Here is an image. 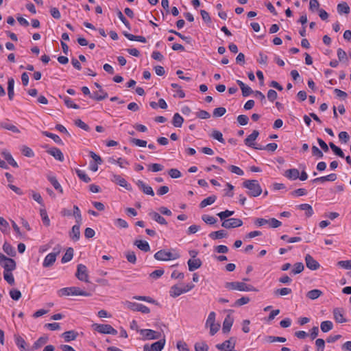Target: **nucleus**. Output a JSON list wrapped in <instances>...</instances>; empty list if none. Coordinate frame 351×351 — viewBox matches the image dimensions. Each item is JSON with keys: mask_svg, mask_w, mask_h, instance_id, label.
Returning a JSON list of instances; mask_svg holds the SVG:
<instances>
[{"mask_svg": "<svg viewBox=\"0 0 351 351\" xmlns=\"http://www.w3.org/2000/svg\"><path fill=\"white\" fill-rule=\"evenodd\" d=\"M243 186L248 189L247 195L250 197H258L262 192V188L256 180H247L243 182Z\"/></svg>", "mask_w": 351, "mask_h": 351, "instance_id": "1", "label": "nucleus"}, {"mask_svg": "<svg viewBox=\"0 0 351 351\" xmlns=\"http://www.w3.org/2000/svg\"><path fill=\"white\" fill-rule=\"evenodd\" d=\"M180 257V254L175 249L171 251L160 250L154 254V258L157 261H167L170 260H176Z\"/></svg>", "mask_w": 351, "mask_h": 351, "instance_id": "2", "label": "nucleus"}, {"mask_svg": "<svg viewBox=\"0 0 351 351\" xmlns=\"http://www.w3.org/2000/svg\"><path fill=\"white\" fill-rule=\"evenodd\" d=\"M225 287L229 290H237L239 291H258V289L251 285H247L244 282H228Z\"/></svg>", "mask_w": 351, "mask_h": 351, "instance_id": "3", "label": "nucleus"}, {"mask_svg": "<svg viewBox=\"0 0 351 351\" xmlns=\"http://www.w3.org/2000/svg\"><path fill=\"white\" fill-rule=\"evenodd\" d=\"M0 265L4 269V271H12L16 267V261L5 256L1 252H0Z\"/></svg>", "mask_w": 351, "mask_h": 351, "instance_id": "4", "label": "nucleus"}, {"mask_svg": "<svg viewBox=\"0 0 351 351\" xmlns=\"http://www.w3.org/2000/svg\"><path fill=\"white\" fill-rule=\"evenodd\" d=\"M92 328L101 334H108L112 335H116L117 334V330L110 324L95 323L92 324Z\"/></svg>", "mask_w": 351, "mask_h": 351, "instance_id": "5", "label": "nucleus"}, {"mask_svg": "<svg viewBox=\"0 0 351 351\" xmlns=\"http://www.w3.org/2000/svg\"><path fill=\"white\" fill-rule=\"evenodd\" d=\"M254 224L259 227L268 224L269 227L276 228L280 227L282 223L276 218H270L269 219H266L264 218H257L254 221Z\"/></svg>", "mask_w": 351, "mask_h": 351, "instance_id": "6", "label": "nucleus"}, {"mask_svg": "<svg viewBox=\"0 0 351 351\" xmlns=\"http://www.w3.org/2000/svg\"><path fill=\"white\" fill-rule=\"evenodd\" d=\"M215 312H210L206 322V326L210 328V334L211 335L216 334L220 328V324L215 323Z\"/></svg>", "mask_w": 351, "mask_h": 351, "instance_id": "7", "label": "nucleus"}, {"mask_svg": "<svg viewBox=\"0 0 351 351\" xmlns=\"http://www.w3.org/2000/svg\"><path fill=\"white\" fill-rule=\"evenodd\" d=\"M243 225V221L239 218H230L222 221L221 226L226 229L241 227Z\"/></svg>", "mask_w": 351, "mask_h": 351, "instance_id": "8", "label": "nucleus"}, {"mask_svg": "<svg viewBox=\"0 0 351 351\" xmlns=\"http://www.w3.org/2000/svg\"><path fill=\"white\" fill-rule=\"evenodd\" d=\"M78 280L86 282H88V275L86 267L83 264H79L75 274Z\"/></svg>", "mask_w": 351, "mask_h": 351, "instance_id": "9", "label": "nucleus"}, {"mask_svg": "<svg viewBox=\"0 0 351 351\" xmlns=\"http://www.w3.org/2000/svg\"><path fill=\"white\" fill-rule=\"evenodd\" d=\"M165 344V339H160L159 341L154 342L151 346L145 344L143 346V351H161Z\"/></svg>", "mask_w": 351, "mask_h": 351, "instance_id": "10", "label": "nucleus"}, {"mask_svg": "<svg viewBox=\"0 0 351 351\" xmlns=\"http://www.w3.org/2000/svg\"><path fill=\"white\" fill-rule=\"evenodd\" d=\"M94 84L97 88H99V92L101 95H98V92L95 91L93 92L92 95H90V97L96 101H101L106 99L108 97V95L102 89L101 86L97 82H95Z\"/></svg>", "mask_w": 351, "mask_h": 351, "instance_id": "11", "label": "nucleus"}, {"mask_svg": "<svg viewBox=\"0 0 351 351\" xmlns=\"http://www.w3.org/2000/svg\"><path fill=\"white\" fill-rule=\"evenodd\" d=\"M236 344V339L234 337H230L228 340L225 341L222 343L216 345L218 350H223L227 348L229 351H234Z\"/></svg>", "mask_w": 351, "mask_h": 351, "instance_id": "12", "label": "nucleus"}, {"mask_svg": "<svg viewBox=\"0 0 351 351\" xmlns=\"http://www.w3.org/2000/svg\"><path fill=\"white\" fill-rule=\"evenodd\" d=\"M111 180L119 186L124 187L128 191H132V189L131 185L119 175L113 174Z\"/></svg>", "mask_w": 351, "mask_h": 351, "instance_id": "13", "label": "nucleus"}, {"mask_svg": "<svg viewBox=\"0 0 351 351\" xmlns=\"http://www.w3.org/2000/svg\"><path fill=\"white\" fill-rule=\"evenodd\" d=\"M305 262L306 267L311 270H317L319 268V263L310 254L305 256Z\"/></svg>", "mask_w": 351, "mask_h": 351, "instance_id": "14", "label": "nucleus"}, {"mask_svg": "<svg viewBox=\"0 0 351 351\" xmlns=\"http://www.w3.org/2000/svg\"><path fill=\"white\" fill-rule=\"evenodd\" d=\"M141 334L147 339H158L160 337V333L151 329H143Z\"/></svg>", "mask_w": 351, "mask_h": 351, "instance_id": "15", "label": "nucleus"}, {"mask_svg": "<svg viewBox=\"0 0 351 351\" xmlns=\"http://www.w3.org/2000/svg\"><path fill=\"white\" fill-rule=\"evenodd\" d=\"M136 184L139 188V189L142 191L145 194L151 196L154 195V192L152 188L150 186L147 185L143 181L138 180V181H136Z\"/></svg>", "mask_w": 351, "mask_h": 351, "instance_id": "16", "label": "nucleus"}, {"mask_svg": "<svg viewBox=\"0 0 351 351\" xmlns=\"http://www.w3.org/2000/svg\"><path fill=\"white\" fill-rule=\"evenodd\" d=\"M1 155L5 159V160L7 161L8 164L11 165L12 167L17 168L19 167L18 163L15 161V160L13 158L12 154L10 152H8L7 149H3L1 152Z\"/></svg>", "mask_w": 351, "mask_h": 351, "instance_id": "17", "label": "nucleus"}, {"mask_svg": "<svg viewBox=\"0 0 351 351\" xmlns=\"http://www.w3.org/2000/svg\"><path fill=\"white\" fill-rule=\"evenodd\" d=\"M48 154L53 156L56 160L62 162L64 160V155L61 150L57 147L50 148L47 151Z\"/></svg>", "mask_w": 351, "mask_h": 351, "instance_id": "18", "label": "nucleus"}, {"mask_svg": "<svg viewBox=\"0 0 351 351\" xmlns=\"http://www.w3.org/2000/svg\"><path fill=\"white\" fill-rule=\"evenodd\" d=\"M149 216L155 221L160 225H167V220L161 216L158 213L155 211H151L149 213Z\"/></svg>", "mask_w": 351, "mask_h": 351, "instance_id": "19", "label": "nucleus"}, {"mask_svg": "<svg viewBox=\"0 0 351 351\" xmlns=\"http://www.w3.org/2000/svg\"><path fill=\"white\" fill-rule=\"evenodd\" d=\"M284 176L291 180H295L299 178V170L295 168L289 169L285 171Z\"/></svg>", "mask_w": 351, "mask_h": 351, "instance_id": "20", "label": "nucleus"}, {"mask_svg": "<svg viewBox=\"0 0 351 351\" xmlns=\"http://www.w3.org/2000/svg\"><path fill=\"white\" fill-rule=\"evenodd\" d=\"M333 316L335 320L338 323H344L346 319L343 317V310L339 308H335L333 310Z\"/></svg>", "mask_w": 351, "mask_h": 351, "instance_id": "21", "label": "nucleus"}, {"mask_svg": "<svg viewBox=\"0 0 351 351\" xmlns=\"http://www.w3.org/2000/svg\"><path fill=\"white\" fill-rule=\"evenodd\" d=\"M208 237L213 240H217L223 238H226L228 237V233L224 230H219L217 231L211 232Z\"/></svg>", "mask_w": 351, "mask_h": 351, "instance_id": "22", "label": "nucleus"}, {"mask_svg": "<svg viewBox=\"0 0 351 351\" xmlns=\"http://www.w3.org/2000/svg\"><path fill=\"white\" fill-rule=\"evenodd\" d=\"M57 253H49L47 254L43 261V265L44 267H49L55 263L56 260Z\"/></svg>", "mask_w": 351, "mask_h": 351, "instance_id": "23", "label": "nucleus"}, {"mask_svg": "<svg viewBox=\"0 0 351 351\" xmlns=\"http://www.w3.org/2000/svg\"><path fill=\"white\" fill-rule=\"evenodd\" d=\"M233 318L230 317V315H227L223 322V328L222 331L223 333L226 334L230 331L231 327L233 324Z\"/></svg>", "mask_w": 351, "mask_h": 351, "instance_id": "24", "label": "nucleus"}, {"mask_svg": "<svg viewBox=\"0 0 351 351\" xmlns=\"http://www.w3.org/2000/svg\"><path fill=\"white\" fill-rule=\"evenodd\" d=\"M259 135V132L258 130H254L251 134L247 136V137L245 139V144L252 147L253 145H255L254 141L257 138Z\"/></svg>", "mask_w": 351, "mask_h": 351, "instance_id": "25", "label": "nucleus"}, {"mask_svg": "<svg viewBox=\"0 0 351 351\" xmlns=\"http://www.w3.org/2000/svg\"><path fill=\"white\" fill-rule=\"evenodd\" d=\"M69 237L74 241H77L80 239V226H79V224H75L72 227L71 231L69 232Z\"/></svg>", "mask_w": 351, "mask_h": 351, "instance_id": "26", "label": "nucleus"}, {"mask_svg": "<svg viewBox=\"0 0 351 351\" xmlns=\"http://www.w3.org/2000/svg\"><path fill=\"white\" fill-rule=\"evenodd\" d=\"M71 287V295H81V296H86L89 297L92 295V293L88 291H83L80 287Z\"/></svg>", "mask_w": 351, "mask_h": 351, "instance_id": "27", "label": "nucleus"}, {"mask_svg": "<svg viewBox=\"0 0 351 351\" xmlns=\"http://www.w3.org/2000/svg\"><path fill=\"white\" fill-rule=\"evenodd\" d=\"M184 293V289L182 288V287H180L178 285H175L172 286L169 291L170 296H171L172 298H177Z\"/></svg>", "mask_w": 351, "mask_h": 351, "instance_id": "28", "label": "nucleus"}, {"mask_svg": "<svg viewBox=\"0 0 351 351\" xmlns=\"http://www.w3.org/2000/svg\"><path fill=\"white\" fill-rule=\"evenodd\" d=\"M189 270L193 271L202 266V261L199 258L189 259L187 262Z\"/></svg>", "mask_w": 351, "mask_h": 351, "instance_id": "29", "label": "nucleus"}, {"mask_svg": "<svg viewBox=\"0 0 351 351\" xmlns=\"http://www.w3.org/2000/svg\"><path fill=\"white\" fill-rule=\"evenodd\" d=\"M77 335V332L75 330L66 331L62 334V337L64 338L66 342H70L71 341L75 340Z\"/></svg>", "mask_w": 351, "mask_h": 351, "instance_id": "30", "label": "nucleus"}, {"mask_svg": "<svg viewBox=\"0 0 351 351\" xmlns=\"http://www.w3.org/2000/svg\"><path fill=\"white\" fill-rule=\"evenodd\" d=\"M337 10L339 14H348L350 12V8L346 2L343 1L337 5Z\"/></svg>", "mask_w": 351, "mask_h": 351, "instance_id": "31", "label": "nucleus"}, {"mask_svg": "<svg viewBox=\"0 0 351 351\" xmlns=\"http://www.w3.org/2000/svg\"><path fill=\"white\" fill-rule=\"evenodd\" d=\"M134 244L141 250L143 252H149L150 250V247L146 241L143 240H136L134 243Z\"/></svg>", "mask_w": 351, "mask_h": 351, "instance_id": "32", "label": "nucleus"}, {"mask_svg": "<svg viewBox=\"0 0 351 351\" xmlns=\"http://www.w3.org/2000/svg\"><path fill=\"white\" fill-rule=\"evenodd\" d=\"M123 35L130 40L132 41H138L141 43H145L147 42V40L145 37L142 36H135L132 34L128 33L126 32H123Z\"/></svg>", "mask_w": 351, "mask_h": 351, "instance_id": "33", "label": "nucleus"}, {"mask_svg": "<svg viewBox=\"0 0 351 351\" xmlns=\"http://www.w3.org/2000/svg\"><path fill=\"white\" fill-rule=\"evenodd\" d=\"M47 179L51 182V184L53 185L56 190L58 191L61 193H63V189L55 176L48 175Z\"/></svg>", "mask_w": 351, "mask_h": 351, "instance_id": "34", "label": "nucleus"}, {"mask_svg": "<svg viewBox=\"0 0 351 351\" xmlns=\"http://www.w3.org/2000/svg\"><path fill=\"white\" fill-rule=\"evenodd\" d=\"M14 340L16 345L21 350V351H25L27 344L25 339L19 335H14Z\"/></svg>", "mask_w": 351, "mask_h": 351, "instance_id": "35", "label": "nucleus"}, {"mask_svg": "<svg viewBox=\"0 0 351 351\" xmlns=\"http://www.w3.org/2000/svg\"><path fill=\"white\" fill-rule=\"evenodd\" d=\"M0 128L12 131L14 133H20L19 128L8 122H0Z\"/></svg>", "mask_w": 351, "mask_h": 351, "instance_id": "36", "label": "nucleus"}, {"mask_svg": "<svg viewBox=\"0 0 351 351\" xmlns=\"http://www.w3.org/2000/svg\"><path fill=\"white\" fill-rule=\"evenodd\" d=\"M60 98L62 99L64 101L65 105L69 108L79 109L80 106L72 101V99L67 96L59 95Z\"/></svg>", "mask_w": 351, "mask_h": 351, "instance_id": "37", "label": "nucleus"}, {"mask_svg": "<svg viewBox=\"0 0 351 351\" xmlns=\"http://www.w3.org/2000/svg\"><path fill=\"white\" fill-rule=\"evenodd\" d=\"M14 80L11 77L8 81V95L10 100H12L14 92Z\"/></svg>", "mask_w": 351, "mask_h": 351, "instance_id": "38", "label": "nucleus"}, {"mask_svg": "<svg viewBox=\"0 0 351 351\" xmlns=\"http://www.w3.org/2000/svg\"><path fill=\"white\" fill-rule=\"evenodd\" d=\"M184 122V119L179 113H175L173 119L172 124L176 128H181Z\"/></svg>", "mask_w": 351, "mask_h": 351, "instance_id": "39", "label": "nucleus"}, {"mask_svg": "<svg viewBox=\"0 0 351 351\" xmlns=\"http://www.w3.org/2000/svg\"><path fill=\"white\" fill-rule=\"evenodd\" d=\"M217 199V197L215 195H210L206 199H204L199 204V207L203 208L207 206L213 204Z\"/></svg>", "mask_w": 351, "mask_h": 351, "instance_id": "40", "label": "nucleus"}, {"mask_svg": "<svg viewBox=\"0 0 351 351\" xmlns=\"http://www.w3.org/2000/svg\"><path fill=\"white\" fill-rule=\"evenodd\" d=\"M3 251L10 256H15L16 252L15 249L8 242H5L3 245Z\"/></svg>", "mask_w": 351, "mask_h": 351, "instance_id": "41", "label": "nucleus"}, {"mask_svg": "<svg viewBox=\"0 0 351 351\" xmlns=\"http://www.w3.org/2000/svg\"><path fill=\"white\" fill-rule=\"evenodd\" d=\"M298 208L306 211V216L309 217L313 215V210L312 206L308 204H302L298 206Z\"/></svg>", "mask_w": 351, "mask_h": 351, "instance_id": "42", "label": "nucleus"}, {"mask_svg": "<svg viewBox=\"0 0 351 351\" xmlns=\"http://www.w3.org/2000/svg\"><path fill=\"white\" fill-rule=\"evenodd\" d=\"M73 256V249L72 247H69L64 256L62 258L61 262L62 263H66L69 261H70Z\"/></svg>", "mask_w": 351, "mask_h": 351, "instance_id": "43", "label": "nucleus"}, {"mask_svg": "<svg viewBox=\"0 0 351 351\" xmlns=\"http://www.w3.org/2000/svg\"><path fill=\"white\" fill-rule=\"evenodd\" d=\"M322 295V291L319 289H313L307 292L306 297L311 300L317 299Z\"/></svg>", "mask_w": 351, "mask_h": 351, "instance_id": "44", "label": "nucleus"}, {"mask_svg": "<svg viewBox=\"0 0 351 351\" xmlns=\"http://www.w3.org/2000/svg\"><path fill=\"white\" fill-rule=\"evenodd\" d=\"M210 136L215 140H217L219 142L221 143H225V140L223 138V134L219 130H213L211 134H210Z\"/></svg>", "mask_w": 351, "mask_h": 351, "instance_id": "45", "label": "nucleus"}, {"mask_svg": "<svg viewBox=\"0 0 351 351\" xmlns=\"http://www.w3.org/2000/svg\"><path fill=\"white\" fill-rule=\"evenodd\" d=\"M43 134L45 135V136L51 138L54 141L55 143H58V145H63L62 139L57 134L47 131L43 132Z\"/></svg>", "mask_w": 351, "mask_h": 351, "instance_id": "46", "label": "nucleus"}, {"mask_svg": "<svg viewBox=\"0 0 351 351\" xmlns=\"http://www.w3.org/2000/svg\"><path fill=\"white\" fill-rule=\"evenodd\" d=\"M321 330L323 332H327L333 328V324L331 321H324L320 325Z\"/></svg>", "mask_w": 351, "mask_h": 351, "instance_id": "47", "label": "nucleus"}, {"mask_svg": "<svg viewBox=\"0 0 351 351\" xmlns=\"http://www.w3.org/2000/svg\"><path fill=\"white\" fill-rule=\"evenodd\" d=\"M304 269V266L302 263H296L295 264H294L293 269L291 271L290 274L293 275L299 274L303 271Z\"/></svg>", "mask_w": 351, "mask_h": 351, "instance_id": "48", "label": "nucleus"}, {"mask_svg": "<svg viewBox=\"0 0 351 351\" xmlns=\"http://www.w3.org/2000/svg\"><path fill=\"white\" fill-rule=\"evenodd\" d=\"M124 304L128 309H130L131 311H139V309H140L142 304L132 302L130 301H125Z\"/></svg>", "mask_w": 351, "mask_h": 351, "instance_id": "49", "label": "nucleus"}, {"mask_svg": "<svg viewBox=\"0 0 351 351\" xmlns=\"http://www.w3.org/2000/svg\"><path fill=\"white\" fill-rule=\"evenodd\" d=\"M40 215L42 218L43 224L47 227L49 226L50 225V220L48 217L47 210L45 208H41L40 210Z\"/></svg>", "mask_w": 351, "mask_h": 351, "instance_id": "50", "label": "nucleus"}, {"mask_svg": "<svg viewBox=\"0 0 351 351\" xmlns=\"http://www.w3.org/2000/svg\"><path fill=\"white\" fill-rule=\"evenodd\" d=\"M48 341L47 337H40L38 338L33 345V348L36 350L38 349L40 347H41L43 345L45 344Z\"/></svg>", "mask_w": 351, "mask_h": 351, "instance_id": "51", "label": "nucleus"}, {"mask_svg": "<svg viewBox=\"0 0 351 351\" xmlns=\"http://www.w3.org/2000/svg\"><path fill=\"white\" fill-rule=\"evenodd\" d=\"M75 172L80 180L84 181L86 183H88L90 182V178L88 176L84 171L80 169H76Z\"/></svg>", "mask_w": 351, "mask_h": 351, "instance_id": "52", "label": "nucleus"}, {"mask_svg": "<svg viewBox=\"0 0 351 351\" xmlns=\"http://www.w3.org/2000/svg\"><path fill=\"white\" fill-rule=\"evenodd\" d=\"M234 213V211L226 210L225 211L220 212L217 214V215L220 218L221 221L226 220L228 217L233 215Z\"/></svg>", "mask_w": 351, "mask_h": 351, "instance_id": "53", "label": "nucleus"}, {"mask_svg": "<svg viewBox=\"0 0 351 351\" xmlns=\"http://www.w3.org/2000/svg\"><path fill=\"white\" fill-rule=\"evenodd\" d=\"M202 219L208 225H214L217 221L215 217L208 215H203L202 216Z\"/></svg>", "mask_w": 351, "mask_h": 351, "instance_id": "54", "label": "nucleus"}, {"mask_svg": "<svg viewBox=\"0 0 351 351\" xmlns=\"http://www.w3.org/2000/svg\"><path fill=\"white\" fill-rule=\"evenodd\" d=\"M130 142L136 146L141 147H145L147 144L146 141L135 138H130Z\"/></svg>", "mask_w": 351, "mask_h": 351, "instance_id": "55", "label": "nucleus"}, {"mask_svg": "<svg viewBox=\"0 0 351 351\" xmlns=\"http://www.w3.org/2000/svg\"><path fill=\"white\" fill-rule=\"evenodd\" d=\"M32 193V198L36 202H38L40 206H45L43 199L39 193L35 192L34 191H30Z\"/></svg>", "mask_w": 351, "mask_h": 351, "instance_id": "56", "label": "nucleus"}, {"mask_svg": "<svg viewBox=\"0 0 351 351\" xmlns=\"http://www.w3.org/2000/svg\"><path fill=\"white\" fill-rule=\"evenodd\" d=\"M291 291H292L290 288L284 287V288L278 289L275 290L274 294L276 295L284 296V295L291 293Z\"/></svg>", "mask_w": 351, "mask_h": 351, "instance_id": "57", "label": "nucleus"}, {"mask_svg": "<svg viewBox=\"0 0 351 351\" xmlns=\"http://www.w3.org/2000/svg\"><path fill=\"white\" fill-rule=\"evenodd\" d=\"M117 16L119 19V20L125 25V26L128 29H130L131 26H130L129 21L126 19V18L123 16V14L119 10H117Z\"/></svg>", "mask_w": 351, "mask_h": 351, "instance_id": "58", "label": "nucleus"}, {"mask_svg": "<svg viewBox=\"0 0 351 351\" xmlns=\"http://www.w3.org/2000/svg\"><path fill=\"white\" fill-rule=\"evenodd\" d=\"M125 257L127 261L132 264H135L136 262V256L133 251H128L125 252Z\"/></svg>", "mask_w": 351, "mask_h": 351, "instance_id": "59", "label": "nucleus"}, {"mask_svg": "<svg viewBox=\"0 0 351 351\" xmlns=\"http://www.w3.org/2000/svg\"><path fill=\"white\" fill-rule=\"evenodd\" d=\"M3 277L5 280L10 285H14V278L12 274V271H3Z\"/></svg>", "mask_w": 351, "mask_h": 351, "instance_id": "60", "label": "nucleus"}, {"mask_svg": "<svg viewBox=\"0 0 351 351\" xmlns=\"http://www.w3.org/2000/svg\"><path fill=\"white\" fill-rule=\"evenodd\" d=\"M195 351H208V346L205 342H197L195 344Z\"/></svg>", "mask_w": 351, "mask_h": 351, "instance_id": "61", "label": "nucleus"}, {"mask_svg": "<svg viewBox=\"0 0 351 351\" xmlns=\"http://www.w3.org/2000/svg\"><path fill=\"white\" fill-rule=\"evenodd\" d=\"M10 295L12 300L17 301L21 298V293L19 290L13 289L10 291Z\"/></svg>", "mask_w": 351, "mask_h": 351, "instance_id": "62", "label": "nucleus"}, {"mask_svg": "<svg viewBox=\"0 0 351 351\" xmlns=\"http://www.w3.org/2000/svg\"><path fill=\"white\" fill-rule=\"evenodd\" d=\"M226 112V109L223 107L216 108L213 110V115L215 117H222Z\"/></svg>", "mask_w": 351, "mask_h": 351, "instance_id": "63", "label": "nucleus"}, {"mask_svg": "<svg viewBox=\"0 0 351 351\" xmlns=\"http://www.w3.org/2000/svg\"><path fill=\"white\" fill-rule=\"evenodd\" d=\"M337 265L346 269H351V260L340 261L337 263Z\"/></svg>", "mask_w": 351, "mask_h": 351, "instance_id": "64", "label": "nucleus"}]
</instances>
